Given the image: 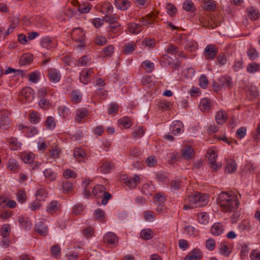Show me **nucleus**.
Here are the masks:
<instances>
[{
	"label": "nucleus",
	"mask_w": 260,
	"mask_h": 260,
	"mask_svg": "<svg viewBox=\"0 0 260 260\" xmlns=\"http://www.w3.org/2000/svg\"><path fill=\"white\" fill-rule=\"evenodd\" d=\"M238 229L241 232H249L251 230L250 223L246 220L243 221L239 224Z\"/></svg>",
	"instance_id": "a19ab883"
},
{
	"label": "nucleus",
	"mask_w": 260,
	"mask_h": 260,
	"mask_svg": "<svg viewBox=\"0 0 260 260\" xmlns=\"http://www.w3.org/2000/svg\"><path fill=\"white\" fill-rule=\"evenodd\" d=\"M32 89L30 87H25L21 90L20 93V95L24 98L26 102H29L33 98Z\"/></svg>",
	"instance_id": "dca6fc26"
},
{
	"label": "nucleus",
	"mask_w": 260,
	"mask_h": 260,
	"mask_svg": "<svg viewBox=\"0 0 260 260\" xmlns=\"http://www.w3.org/2000/svg\"><path fill=\"white\" fill-rule=\"evenodd\" d=\"M119 19V17L116 15L106 16L105 17V21L110 24H115L117 23Z\"/></svg>",
	"instance_id": "e2e57ef3"
},
{
	"label": "nucleus",
	"mask_w": 260,
	"mask_h": 260,
	"mask_svg": "<svg viewBox=\"0 0 260 260\" xmlns=\"http://www.w3.org/2000/svg\"><path fill=\"white\" fill-rule=\"evenodd\" d=\"M206 247L210 251L214 249L215 247V242L213 238H209L206 241Z\"/></svg>",
	"instance_id": "69168bd1"
},
{
	"label": "nucleus",
	"mask_w": 260,
	"mask_h": 260,
	"mask_svg": "<svg viewBox=\"0 0 260 260\" xmlns=\"http://www.w3.org/2000/svg\"><path fill=\"white\" fill-rule=\"evenodd\" d=\"M181 181L179 179H174L170 182V189L172 191H175L180 189Z\"/></svg>",
	"instance_id": "2f4dec72"
},
{
	"label": "nucleus",
	"mask_w": 260,
	"mask_h": 260,
	"mask_svg": "<svg viewBox=\"0 0 260 260\" xmlns=\"http://www.w3.org/2000/svg\"><path fill=\"white\" fill-rule=\"evenodd\" d=\"M208 80L205 75H202L199 79V85L203 88H206L208 86Z\"/></svg>",
	"instance_id": "0e129e2a"
},
{
	"label": "nucleus",
	"mask_w": 260,
	"mask_h": 260,
	"mask_svg": "<svg viewBox=\"0 0 260 260\" xmlns=\"http://www.w3.org/2000/svg\"><path fill=\"white\" fill-rule=\"evenodd\" d=\"M114 168V165L111 162L105 161L100 167L101 171L103 173H108Z\"/></svg>",
	"instance_id": "c9c22d12"
},
{
	"label": "nucleus",
	"mask_w": 260,
	"mask_h": 260,
	"mask_svg": "<svg viewBox=\"0 0 260 260\" xmlns=\"http://www.w3.org/2000/svg\"><path fill=\"white\" fill-rule=\"evenodd\" d=\"M115 5L117 9L125 11L131 6V2L128 0H115Z\"/></svg>",
	"instance_id": "a211bd4d"
},
{
	"label": "nucleus",
	"mask_w": 260,
	"mask_h": 260,
	"mask_svg": "<svg viewBox=\"0 0 260 260\" xmlns=\"http://www.w3.org/2000/svg\"><path fill=\"white\" fill-rule=\"evenodd\" d=\"M199 107L202 111L208 112L211 108V101L207 98H204L201 101Z\"/></svg>",
	"instance_id": "aec40b11"
},
{
	"label": "nucleus",
	"mask_w": 260,
	"mask_h": 260,
	"mask_svg": "<svg viewBox=\"0 0 260 260\" xmlns=\"http://www.w3.org/2000/svg\"><path fill=\"white\" fill-rule=\"evenodd\" d=\"M72 101L77 104L79 103L82 99V96L78 91H73L71 94Z\"/></svg>",
	"instance_id": "5fc2aeb1"
},
{
	"label": "nucleus",
	"mask_w": 260,
	"mask_h": 260,
	"mask_svg": "<svg viewBox=\"0 0 260 260\" xmlns=\"http://www.w3.org/2000/svg\"><path fill=\"white\" fill-rule=\"evenodd\" d=\"M127 29L129 33L137 35L142 31V25L135 22H131L127 24Z\"/></svg>",
	"instance_id": "4468645a"
},
{
	"label": "nucleus",
	"mask_w": 260,
	"mask_h": 260,
	"mask_svg": "<svg viewBox=\"0 0 260 260\" xmlns=\"http://www.w3.org/2000/svg\"><path fill=\"white\" fill-rule=\"evenodd\" d=\"M35 231L40 235L45 236L48 233L47 226L42 222H39L35 225Z\"/></svg>",
	"instance_id": "6ab92c4d"
},
{
	"label": "nucleus",
	"mask_w": 260,
	"mask_h": 260,
	"mask_svg": "<svg viewBox=\"0 0 260 260\" xmlns=\"http://www.w3.org/2000/svg\"><path fill=\"white\" fill-rule=\"evenodd\" d=\"M63 177L66 179H69L71 178H75L77 177V174L73 170L68 169L64 170L63 172Z\"/></svg>",
	"instance_id": "13d9d810"
},
{
	"label": "nucleus",
	"mask_w": 260,
	"mask_h": 260,
	"mask_svg": "<svg viewBox=\"0 0 260 260\" xmlns=\"http://www.w3.org/2000/svg\"><path fill=\"white\" fill-rule=\"evenodd\" d=\"M92 6L88 3L79 4L78 7L74 9V12L78 11L81 13H88L91 8Z\"/></svg>",
	"instance_id": "4be33fe9"
},
{
	"label": "nucleus",
	"mask_w": 260,
	"mask_h": 260,
	"mask_svg": "<svg viewBox=\"0 0 260 260\" xmlns=\"http://www.w3.org/2000/svg\"><path fill=\"white\" fill-rule=\"evenodd\" d=\"M207 154L211 169L214 170H216L221 168V165L216 162V159L217 156L216 150L214 149H210L208 151Z\"/></svg>",
	"instance_id": "39448f33"
},
{
	"label": "nucleus",
	"mask_w": 260,
	"mask_h": 260,
	"mask_svg": "<svg viewBox=\"0 0 260 260\" xmlns=\"http://www.w3.org/2000/svg\"><path fill=\"white\" fill-rule=\"evenodd\" d=\"M166 50V52L171 55H175L179 52L178 47L173 45H170Z\"/></svg>",
	"instance_id": "052dcab7"
},
{
	"label": "nucleus",
	"mask_w": 260,
	"mask_h": 260,
	"mask_svg": "<svg viewBox=\"0 0 260 260\" xmlns=\"http://www.w3.org/2000/svg\"><path fill=\"white\" fill-rule=\"evenodd\" d=\"M219 252L221 254L225 257H228L231 253V251L230 250L229 247L223 242L220 245Z\"/></svg>",
	"instance_id": "e433bc0d"
},
{
	"label": "nucleus",
	"mask_w": 260,
	"mask_h": 260,
	"mask_svg": "<svg viewBox=\"0 0 260 260\" xmlns=\"http://www.w3.org/2000/svg\"><path fill=\"white\" fill-rule=\"evenodd\" d=\"M34 157V154L31 153L23 152L21 154V158L25 163L31 162Z\"/></svg>",
	"instance_id": "ea45409f"
},
{
	"label": "nucleus",
	"mask_w": 260,
	"mask_h": 260,
	"mask_svg": "<svg viewBox=\"0 0 260 260\" xmlns=\"http://www.w3.org/2000/svg\"><path fill=\"white\" fill-rule=\"evenodd\" d=\"M33 59L32 55L30 54H24L20 58L19 63L21 66H25L29 64Z\"/></svg>",
	"instance_id": "7c9ffc66"
},
{
	"label": "nucleus",
	"mask_w": 260,
	"mask_h": 260,
	"mask_svg": "<svg viewBox=\"0 0 260 260\" xmlns=\"http://www.w3.org/2000/svg\"><path fill=\"white\" fill-rule=\"evenodd\" d=\"M19 22V19L17 18H15L11 22V24L10 25L9 28L7 29V31L6 33V35H9L11 32H12L13 30L18 25Z\"/></svg>",
	"instance_id": "864d4df0"
},
{
	"label": "nucleus",
	"mask_w": 260,
	"mask_h": 260,
	"mask_svg": "<svg viewBox=\"0 0 260 260\" xmlns=\"http://www.w3.org/2000/svg\"><path fill=\"white\" fill-rule=\"evenodd\" d=\"M40 44L42 47L47 49L55 47L56 45V44L48 37L43 38L40 41Z\"/></svg>",
	"instance_id": "f3484780"
},
{
	"label": "nucleus",
	"mask_w": 260,
	"mask_h": 260,
	"mask_svg": "<svg viewBox=\"0 0 260 260\" xmlns=\"http://www.w3.org/2000/svg\"><path fill=\"white\" fill-rule=\"evenodd\" d=\"M154 187L152 184H145L142 187L143 192L146 195H151L154 191Z\"/></svg>",
	"instance_id": "a18cd8bd"
},
{
	"label": "nucleus",
	"mask_w": 260,
	"mask_h": 260,
	"mask_svg": "<svg viewBox=\"0 0 260 260\" xmlns=\"http://www.w3.org/2000/svg\"><path fill=\"white\" fill-rule=\"evenodd\" d=\"M73 155L77 161H83L85 157L86 153L82 148H76L74 150Z\"/></svg>",
	"instance_id": "5701e85b"
},
{
	"label": "nucleus",
	"mask_w": 260,
	"mask_h": 260,
	"mask_svg": "<svg viewBox=\"0 0 260 260\" xmlns=\"http://www.w3.org/2000/svg\"><path fill=\"white\" fill-rule=\"evenodd\" d=\"M145 133L144 129L142 126H138L135 128L133 135L135 138H141L142 137Z\"/></svg>",
	"instance_id": "3c124183"
},
{
	"label": "nucleus",
	"mask_w": 260,
	"mask_h": 260,
	"mask_svg": "<svg viewBox=\"0 0 260 260\" xmlns=\"http://www.w3.org/2000/svg\"><path fill=\"white\" fill-rule=\"evenodd\" d=\"M29 119L31 123L33 124H37L40 120V117L37 112H32L29 114Z\"/></svg>",
	"instance_id": "4d7b16f0"
},
{
	"label": "nucleus",
	"mask_w": 260,
	"mask_h": 260,
	"mask_svg": "<svg viewBox=\"0 0 260 260\" xmlns=\"http://www.w3.org/2000/svg\"><path fill=\"white\" fill-rule=\"evenodd\" d=\"M103 240L105 243L117 246L118 243L119 238L115 233L108 232L104 235Z\"/></svg>",
	"instance_id": "423d86ee"
},
{
	"label": "nucleus",
	"mask_w": 260,
	"mask_h": 260,
	"mask_svg": "<svg viewBox=\"0 0 260 260\" xmlns=\"http://www.w3.org/2000/svg\"><path fill=\"white\" fill-rule=\"evenodd\" d=\"M248 15L251 20H255L257 19L260 15L259 11L253 7L247 9Z\"/></svg>",
	"instance_id": "72a5a7b5"
},
{
	"label": "nucleus",
	"mask_w": 260,
	"mask_h": 260,
	"mask_svg": "<svg viewBox=\"0 0 260 260\" xmlns=\"http://www.w3.org/2000/svg\"><path fill=\"white\" fill-rule=\"evenodd\" d=\"M142 45L144 47H147L148 48H153L155 45V41L154 39L146 38L142 42Z\"/></svg>",
	"instance_id": "8fccbe9b"
},
{
	"label": "nucleus",
	"mask_w": 260,
	"mask_h": 260,
	"mask_svg": "<svg viewBox=\"0 0 260 260\" xmlns=\"http://www.w3.org/2000/svg\"><path fill=\"white\" fill-rule=\"evenodd\" d=\"M223 225L220 222L215 223L211 228V233L214 236H219L222 234L224 231Z\"/></svg>",
	"instance_id": "2eb2a0df"
},
{
	"label": "nucleus",
	"mask_w": 260,
	"mask_h": 260,
	"mask_svg": "<svg viewBox=\"0 0 260 260\" xmlns=\"http://www.w3.org/2000/svg\"><path fill=\"white\" fill-rule=\"evenodd\" d=\"M44 176L50 181H53L56 179L55 174L51 169H47L44 171Z\"/></svg>",
	"instance_id": "49530a36"
},
{
	"label": "nucleus",
	"mask_w": 260,
	"mask_h": 260,
	"mask_svg": "<svg viewBox=\"0 0 260 260\" xmlns=\"http://www.w3.org/2000/svg\"><path fill=\"white\" fill-rule=\"evenodd\" d=\"M217 52V49L214 45L209 44L205 49V56L207 59H212L216 56Z\"/></svg>",
	"instance_id": "6e6552de"
},
{
	"label": "nucleus",
	"mask_w": 260,
	"mask_h": 260,
	"mask_svg": "<svg viewBox=\"0 0 260 260\" xmlns=\"http://www.w3.org/2000/svg\"><path fill=\"white\" fill-rule=\"evenodd\" d=\"M182 157L186 160L191 159L193 155V150L190 146H186L182 149Z\"/></svg>",
	"instance_id": "bb28decb"
},
{
	"label": "nucleus",
	"mask_w": 260,
	"mask_h": 260,
	"mask_svg": "<svg viewBox=\"0 0 260 260\" xmlns=\"http://www.w3.org/2000/svg\"><path fill=\"white\" fill-rule=\"evenodd\" d=\"M136 47V45L134 43H127L124 45L123 53L126 54H129L133 52Z\"/></svg>",
	"instance_id": "09e8293b"
},
{
	"label": "nucleus",
	"mask_w": 260,
	"mask_h": 260,
	"mask_svg": "<svg viewBox=\"0 0 260 260\" xmlns=\"http://www.w3.org/2000/svg\"><path fill=\"white\" fill-rule=\"evenodd\" d=\"M142 67L147 73H151L154 69V64L149 60H145L142 62Z\"/></svg>",
	"instance_id": "f704fd0d"
},
{
	"label": "nucleus",
	"mask_w": 260,
	"mask_h": 260,
	"mask_svg": "<svg viewBox=\"0 0 260 260\" xmlns=\"http://www.w3.org/2000/svg\"><path fill=\"white\" fill-rule=\"evenodd\" d=\"M251 260H260V251L257 250H253L250 253Z\"/></svg>",
	"instance_id": "774afa93"
},
{
	"label": "nucleus",
	"mask_w": 260,
	"mask_h": 260,
	"mask_svg": "<svg viewBox=\"0 0 260 260\" xmlns=\"http://www.w3.org/2000/svg\"><path fill=\"white\" fill-rule=\"evenodd\" d=\"M8 143L9 148L13 151L20 150L21 148L22 144L19 141L16 137H11L7 139Z\"/></svg>",
	"instance_id": "0eeeda50"
},
{
	"label": "nucleus",
	"mask_w": 260,
	"mask_h": 260,
	"mask_svg": "<svg viewBox=\"0 0 260 260\" xmlns=\"http://www.w3.org/2000/svg\"><path fill=\"white\" fill-rule=\"evenodd\" d=\"M227 119L226 113L223 111H218L215 116L216 122L219 124H223Z\"/></svg>",
	"instance_id": "393cba45"
},
{
	"label": "nucleus",
	"mask_w": 260,
	"mask_h": 260,
	"mask_svg": "<svg viewBox=\"0 0 260 260\" xmlns=\"http://www.w3.org/2000/svg\"><path fill=\"white\" fill-rule=\"evenodd\" d=\"M170 131L173 135H177L183 132V124L181 121H174L170 125Z\"/></svg>",
	"instance_id": "1a4fd4ad"
},
{
	"label": "nucleus",
	"mask_w": 260,
	"mask_h": 260,
	"mask_svg": "<svg viewBox=\"0 0 260 260\" xmlns=\"http://www.w3.org/2000/svg\"><path fill=\"white\" fill-rule=\"evenodd\" d=\"M153 236V232L150 229H145L141 231L140 233V237L144 240H149L151 239Z\"/></svg>",
	"instance_id": "473e14b6"
},
{
	"label": "nucleus",
	"mask_w": 260,
	"mask_h": 260,
	"mask_svg": "<svg viewBox=\"0 0 260 260\" xmlns=\"http://www.w3.org/2000/svg\"><path fill=\"white\" fill-rule=\"evenodd\" d=\"M72 39L78 42V47L83 46L85 43V32L80 27L74 28L71 34Z\"/></svg>",
	"instance_id": "7ed1b4c3"
},
{
	"label": "nucleus",
	"mask_w": 260,
	"mask_h": 260,
	"mask_svg": "<svg viewBox=\"0 0 260 260\" xmlns=\"http://www.w3.org/2000/svg\"><path fill=\"white\" fill-rule=\"evenodd\" d=\"M185 201L188 203L183 206L184 209L186 210L205 206L208 203V197L198 192L186 196Z\"/></svg>",
	"instance_id": "f03ea898"
},
{
	"label": "nucleus",
	"mask_w": 260,
	"mask_h": 260,
	"mask_svg": "<svg viewBox=\"0 0 260 260\" xmlns=\"http://www.w3.org/2000/svg\"><path fill=\"white\" fill-rule=\"evenodd\" d=\"M225 170L226 172L230 174L234 173L237 170V164L236 161L233 159L228 160Z\"/></svg>",
	"instance_id": "cd10ccee"
},
{
	"label": "nucleus",
	"mask_w": 260,
	"mask_h": 260,
	"mask_svg": "<svg viewBox=\"0 0 260 260\" xmlns=\"http://www.w3.org/2000/svg\"><path fill=\"white\" fill-rule=\"evenodd\" d=\"M45 125L47 129L50 130L53 129L56 125L54 117L52 116L48 117L45 121Z\"/></svg>",
	"instance_id": "4c0bfd02"
},
{
	"label": "nucleus",
	"mask_w": 260,
	"mask_h": 260,
	"mask_svg": "<svg viewBox=\"0 0 260 260\" xmlns=\"http://www.w3.org/2000/svg\"><path fill=\"white\" fill-rule=\"evenodd\" d=\"M58 113L63 118H66L70 115V110L64 106H61L58 108Z\"/></svg>",
	"instance_id": "37998d69"
},
{
	"label": "nucleus",
	"mask_w": 260,
	"mask_h": 260,
	"mask_svg": "<svg viewBox=\"0 0 260 260\" xmlns=\"http://www.w3.org/2000/svg\"><path fill=\"white\" fill-rule=\"evenodd\" d=\"M39 105L41 108L45 110L48 109L51 106V104L49 101L45 99H42L39 102Z\"/></svg>",
	"instance_id": "680f3d73"
},
{
	"label": "nucleus",
	"mask_w": 260,
	"mask_h": 260,
	"mask_svg": "<svg viewBox=\"0 0 260 260\" xmlns=\"http://www.w3.org/2000/svg\"><path fill=\"white\" fill-rule=\"evenodd\" d=\"M217 202L221 210L224 213L235 212L240 204L236 194L225 191H223L218 195Z\"/></svg>",
	"instance_id": "f257e3e1"
},
{
	"label": "nucleus",
	"mask_w": 260,
	"mask_h": 260,
	"mask_svg": "<svg viewBox=\"0 0 260 260\" xmlns=\"http://www.w3.org/2000/svg\"><path fill=\"white\" fill-rule=\"evenodd\" d=\"M93 73V69H84L80 76V81L84 84H87L90 81L91 74Z\"/></svg>",
	"instance_id": "9d476101"
},
{
	"label": "nucleus",
	"mask_w": 260,
	"mask_h": 260,
	"mask_svg": "<svg viewBox=\"0 0 260 260\" xmlns=\"http://www.w3.org/2000/svg\"><path fill=\"white\" fill-rule=\"evenodd\" d=\"M140 177L137 175H134L133 177H127L124 179V183L130 189L135 188L138 183L139 182Z\"/></svg>",
	"instance_id": "f8f14e48"
},
{
	"label": "nucleus",
	"mask_w": 260,
	"mask_h": 260,
	"mask_svg": "<svg viewBox=\"0 0 260 260\" xmlns=\"http://www.w3.org/2000/svg\"><path fill=\"white\" fill-rule=\"evenodd\" d=\"M204 3L203 8L206 11H214L216 3L213 0H201Z\"/></svg>",
	"instance_id": "b1692460"
},
{
	"label": "nucleus",
	"mask_w": 260,
	"mask_h": 260,
	"mask_svg": "<svg viewBox=\"0 0 260 260\" xmlns=\"http://www.w3.org/2000/svg\"><path fill=\"white\" fill-rule=\"evenodd\" d=\"M167 12L171 16H174L177 12V8L172 4H167L166 5Z\"/></svg>",
	"instance_id": "603ef678"
},
{
	"label": "nucleus",
	"mask_w": 260,
	"mask_h": 260,
	"mask_svg": "<svg viewBox=\"0 0 260 260\" xmlns=\"http://www.w3.org/2000/svg\"><path fill=\"white\" fill-rule=\"evenodd\" d=\"M259 66L255 62L249 63L247 68L248 73H253L259 70Z\"/></svg>",
	"instance_id": "6e6d98bb"
},
{
	"label": "nucleus",
	"mask_w": 260,
	"mask_h": 260,
	"mask_svg": "<svg viewBox=\"0 0 260 260\" xmlns=\"http://www.w3.org/2000/svg\"><path fill=\"white\" fill-rule=\"evenodd\" d=\"M247 55L251 59H254L258 56V53L254 48L249 49L247 51Z\"/></svg>",
	"instance_id": "338daca9"
},
{
	"label": "nucleus",
	"mask_w": 260,
	"mask_h": 260,
	"mask_svg": "<svg viewBox=\"0 0 260 260\" xmlns=\"http://www.w3.org/2000/svg\"><path fill=\"white\" fill-rule=\"evenodd\" d=\"M105 188L102 185H96L92 189L93 194L97 198H102L103 193L105 191Z\"/></svg>",
	"instance_id": "c756f323"
},
{
	"label": "nucleus",
	"mask_w": 260,
	"mask_h": 260,
	"mask_svg": "<svg viewBox=\"0 0 260 260\" xmlns=\"http://www.w3.org/2000/svg\"><path fill=\"white\" fill-rule=\"evenodd\" d=\"M10 113L8 111L3 110L0 111V128L7 131L11 125V121L9 117Z\"/></svg>",
	"instance_id": "20e7f679"
},
{
	"label": "nucleus",
	"mask_w": 260,
	"mask_h": 260,
	"mask_svg": "<svg viewBox=\"0 0 260 260\" xmlns=\"http://www.w3.org/2000/svg\"><path fill=\"white\" fill-rule=\"evenodd\" d=\"M202 257V252L200 249H194L185 257V260H200Z\"/></svg>",
	"instance_id": "ddd939ff"
},
{
	"label": "nucleus",
	"mask_w": 260,
	"mask_h": 260,
	"mask_svg": "<svg viewBox=\"0 0 260 260\" xmlns=\"http://www.w3.org/2000/svg\"><path fill=\"white\" fill-rule=\"evenodd\" d=\"M197 217L198 221L200 223L204 225L208 223L209 217L207 213L204 212L198 213Z\"/></svg>",
	"instance_id": "a878e982"
},
{
	"label": "nucleus",
	"mask_w": 260,
	"mask_h": 260,
	"mask_svg": "<svg viewBox=\"0 0 260 260\" xmlns=\"http://www.w3.org/2000/svg\"><path fill=\"white\" fill-rule=\"evenodd\" d=\"M8 169L12 171H16L19 168L18 162L14 159H9L8 163Z\"/></svg>",
	"instance_id": "c03bdc74"
},
{
	"label": "nucleus",
	"mask_w": 260,
	"mask_h": 260,
	"mask_svg": "<svg viewBox=\"0 0 260 260\" xmlns=\"http://www.w3.org/2000/svg\"><path fill=\"white\" fill-rule=\"evenodd\" d=\"M87 112L86 110L84 109L78 110L76 112L75 120L76 121H80L82 119L87 115Z\"/></svg>",
	"instance_id": "de8ad7c7"
},
{
	"label": "nucleus",
	"mask_w": 260,
	"mask_h": 260,
	"mask_svg": "<svg viewBox=\"0 0 260 260\" xmlns=\"http://www.w3.org/2000/svg\"><path fill=\"white\" fill-rule=\"evenodd\" d=\"M182 8L186 11L193 12L194 11V4L191 1L186 0L183 3Z\"/></svg>",
	"instance_id": "79ce46f5"
},
{
	"label": "nucleus",
	"mask_w": 260,
	"mask_h": 260,
	"mask_svg": "<svg viewBox=\"0 0 260 260\" xmlns=\"http://www.w3.org/2000/svg\"><path fill=\"white\" fill-rule=\"evenodd\" d=\"M48 76L49 80L53 83L58 82L60 79V73L56 69L51 68L48 70Z\"/></svg>",
	"instance_id": "9b49d317"
},
{
	"label": "nucleus",
	"mask_w": 260,
	"mask_h": 260,
	"mask_svg": "<svg viewBox=\"0 0 260 260\" xmlns=\"http://www.w3.org/2000/svg\"><path fill=\"white\" fill-rule=\"evenodd\" d=\"M36 197L38 201H43L47 197V192L44 188H41L37 191Z\"/></svg>",
	"instance_id": "58836bf2"
},
{
	"label": "nucleus",
	"mask_w": 260,
	"mask_h": 260,
	"mask_svg": "<svg viewBox=\"0 0 260 260\" xmlns=\"http://www.w3.org/2000/svg\"><path fill=\"white\" fill-rule=\"evenodd\" d=\"M59 209V204L56 201H53L51 202L47 208V211L49 213L52 214L53 213L56 212Z\"/></svg>",
	"instance_id": "c85d7f7f"
},
{
	"label": "nucleus",
	"mask_w": 260,
	"mask_h": 260,
	"mask_svg": "<svg viewBox=\"0 0 260 260\" xmlns=\"http://www.w3.org/2000/svg\"><path fill=\"white\" fill-rule=\"evenodd\" d=\"M2 236L4 238L9 236L10 233V225L8 224L3 225L1 228Z\"/></svg>",
	"instance_id": "bf43d9fd"
},
{
	"label": "nucleus",
	"mask_w": 260,
	"mask_h": 260,
	"mask_svg": "<svg viewBox=\"0 0 260 260\" xmlns=\"http://www.w3.org/2000/svg\"><path fill=\"white\" fill-rule=\"evenodd\" d=\"M219 83L221 87L231 88L232 85V78L230 77L222 76L219 79Z\"/></svg>",
	"instance_id": "412c9836"
}]
</instances>
